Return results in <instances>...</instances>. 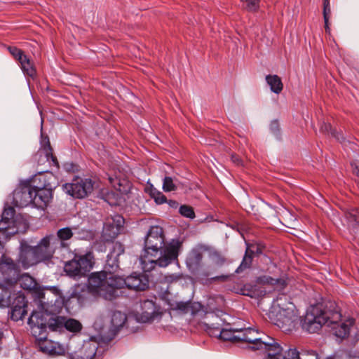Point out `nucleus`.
I'll return each mask as SVG.
<instances>
[{"label": "nucleus", "instance_id": "obj_46", "mask_svg": "<svg viewBox=\"0 0 359 359\" xmlns=\"http://www.w3.org/2000/svg\"><path fill=\"white\" fill-rule=\"evenodd\" d=\"M241 290L242 294L249 297H252L255 292L254 287L250 285H245Z\"/></svg>", "mask_w": 359, "mask_h": 359}, {"label": "nucleus", "instance_id": "obj_56", "mask_svg": "<svg viewBox=\"0 0 359 359\" xmlns=\"http://www.w3.org/2000/svg\"><path fill=\"white\" fill-rule=\"evenodd\" d=\"M330 18H327L326 20H324L325 22V32L327 34H330V23H329Z\"/></svg>", "mask_w": 359, "mask_h": 359}, {"label": "nucleus", "instance_id": "obj_25", "mask_svg": "<svg viewBox=\"0 0 359 359\" xmlns=\"http://www.w3.org/2000/svg\"><path fill=\"white\" fill-rule=\"evenodd\" d=\"M267 84L270 86L272 92L279 94L283 88L281 79L278 75H267L266 76Z\"/></svg>", "mask_w": 359, "mask_h": 359}, {"label": "nucleus", "instance_id": "obj_24", "mask_svg": "<svg viewBox=\"0 0 359 359\" xmlns=\"http://www.w3.org/2000/svg\"><path fill=\"white\" fill-rule=\"evenodd\" d=\"M203 253L198 250H194L187 260V264L189 268L197 269L200 267L203 260Z\"/></svg>", "mask_w": 359, "mask_h": 359}, {"label": "nucleus", "instance_id": "obj_20", "mask_svg": "<svg viewBox=\"0 0 359 359\" xmlns=\"http://www.w3.org/2000/svg\"><path fill=\"white\" fill-rule=\"evenodd\" d=\"M97 347L95 342H86L78 352L71 356V359H93L96 355Z\"/></svg>", "mask_w": 359, "mask_h": 359}, {"label": "nucleus", "instance_id": "obj_44", "mask_svg": "<svg viewBox=\"0 0 359 359\" xmlns=\"http://www.w3.org/2000/svg\"><path fill=\"white\" fill-rule=\"evenodd\" d=\"M22 280H24V283L22 284H21L20 287H18L19 288H20L21 287H23L24 288L29 290H31L35 288L36 284L32 277H30L29 276H25L22 278Z\"/></svg>", "mask_w": 359, "mask_h": 359}, {"label": "nucleus", "instance_id": "obj_26", "mask_svg": "<svg viewBox=\"0 0 359 359\" xmlns=\"http://www.w3.org/2000/svg\"><path fill=\"white\" fill-rule=\"evenodd\" d=\"M33 248L37 255V258L39 259L41 262L48 260L53 257V255H48L49 247L46 243L43 242V238L41 240L36 246Z\"/></svg>", "mask_w": 359, "mask_h": 359}, {"label": "nucleus", "instance_id": "obj_7", "mask_svg": "<svg viewBox=\"0 0 359 359\" xmlns=\"http://www.w3.org/2000/svg\"><path fill=\"white\" fill-rule=\"evenodd\" d=\"M93 252L88 251L85 254L75 253L72 259L65 263L64 271L67 275L75 280L86 277L94 265Z\"/></svg>", "mask_w": 359, "mask_h": 359}, {"label": "nucleus", "instance_id": "obj_48", "mask_svg": "<svg viewBox=\"0 0 359 359\" xmlns=\"http://www.w3.org/2000/svg\"><path fill=\"white\" fill-rule=\"evenodd\" d=\"M252 250H254V253L256 255H259L263 253V250L264 249V245L262 243H251Z\"/></svg>", "mask_w": 359, "mask_h": 359}, {"label": "nucleus", "instance_id": "obj_12", "mask_svg": "<svg viewBox=\"0 0 359 359\" xmlns=\"http://www.w3.org/2000/svg\"><path fill=\"white\" fill-rule=\"evenodd\" d=\"M0 273L3 275L5 283L17 284L20 275L19 266L11 258L3 253L0 257Z\"/></svg>", "mask_w": 359, "mask_h": 359}, {"label": "nucleus", "instance_id": "obj_3", "mask_svg": "<svg viewBox=\"0 0 359 359\" xmlns=\"http://www.w3.org/2000/svg\"><path fill=\"white\" fill-rule=\"evenodd\" d=\"M35 299H38L39 311H33L30 316H37L43 320L45 332L48 327L51 331H62L64 329L65 317L57 316L64 306V300L55 295V300H50L47 294L41 289L34 291Z\"/></svg>", "mask_w": 359, "mask_h": 359}, {"label": "nucleus", "instance_id": "obj_37", "mask_svg": "<svg viewBox=\"0 0 359 359\" xmlns=\"http://www.w3.org/2000/svg\"><path fill=\"white\" fill-rule=\"evenodd\" d=\"M74 233L72 232V229L69 227H65L60 229L57 232V236L62 240L63 242L70 239L73 236Z\"/></svg>", "mask_w": 359, "mask_h": 359}, {"label": "nucleus", "instance_id": "obj_39", "mask_svg": "<svg viewBox=\"0 0 359 359\" xmlns=\"http://www.w3.org/2000/svg\"><path fill=\"white\" fill-rule=\"evenodd\" d=\"M245 9L248 12L255 13L259 9L260 0H245Z\"/></svg>", "mask_w": 359, "mask_h": 359}, {"label": "nucleus", "instance_id": "obj_40", "mask_svg": "<svg viewBox=\"0 0 359 359\" xmlns=\"http://www.w3.org/2000/svg\"><path fill=\"white\" fill-rule=\"evenodd\" d=\"M179 212L181 215L187 218L193 219L195 217L194 208L188 205H181L179 209Z\"/></svg>", "mask_w": 359, "mask_h": 359}, {"label": "nucleus", "instance_id": "obj_16", "mask_svg": "<svg viewBox=\"0 0 359 359\" xmlns=\"http://www.w3.org/2000/svg\"><path fill=\"white\" fill-rule=\"evenodd\" d=\"M124 252V247L120 243H116L113 245L112 250L107 255L106 264L103 271H107V273L115 274V272L119 268L118 257Z\"/></svg>", "mask_w": 359, "mask_h": 359}, {"label": "nucleus", "instance_id": "obj_49", "mask_svg": "<svg viewBox=\"0 0 359 359\" xmlns=\"http://www.w3.org/2000/svg\"><path fill=\"white\" fill-rule=\"evenodd\" d=\"M83 294H78L76 291H74L72 294V297L76 298L80 304H83L86 300L85 295L87 294V291L83 290Z\"/></svg>", "mask_w": 359, "mask_h": 359}, {"label": "nucleus", "instance_id": "obj_41", "mask_svg": "<svg viewBox=\"0 0 359 359\" xmlns=\"http://www.w3.org/2000/svg\"><path fill=\"white\" fill-rule=\"evenodd\" d=\"M15 209L12 207L5 208L1 215V219L13 224V217L15 215Z\"/></svg>", "mask_w": 359, "mask_h": 359}, {"label": "nucleus", "instance_id": "obj_50", "mask_svg": "<svg viewBox=\"0 0 359 359\" xmlns=\"http://www.w3.org/2000/svg\"><path fill=\"white\" fill-rule=\"evenodd\" d=\"M351 166L353 168V173L359 177V160L355 159L351 163Z\"/></svg>", "mask_w": 359, "mask_h": 359}, {"label": "nucleus", "instance_id": "obj_59", "mask_svg": "<svg viewBox=\"0 0 359 359\" xmlns=\"http://www.w3.org/2000/svg\"><path fill=\"white\" fill-rule=\"evenodd\" d=\"M82 233H83V236H79V238H84L86 236H88V234H89V233L87 231H83Z\"/></svg>", "mask_w": 359, "mask_h": 359}, {"label": "nucleus", "instance_id": "obj_36", "mask_svg": "<svg viewBox=\"0 0 359 359\" xmlns=\"http://www.w3.org/2000/svg\"><path fill=\"white\" fill-rule=\"evenodd\" d=\"M252 262V258L249 255H245L243 256V260L239 265V266L236 269V273H241L244 270L250 268Z\"/></svg>", "mask_w": 359, "mask_h": 359}, {"label": "nucleus", "instance_id": "obj_55", "mask_svg": "<svg viewBox=\"0 0 359 359\" xmlns=\"http://www.w3.org/2000/svg\"><path fill=\"white\" fill-rule=\"evenodd\" d=\"M167 203H168L169 206L172 208H177L179 205V203L178 202H177L176 201H174V200H169L168 201H167Z\"/></svg>", "mask_w": 359, "mask_h": 359}, {"label": "nucleus", "instance_id": "obj_38", "mask_svg": "<svg viewBox=\"0 0 359 359\" xmlns=\"http://www.w3.org/2000/svg\"><path fill=\"white\" fill-rule=\"evenodd\" d=\"M11 224L10 222L1 219L0 220V233L6 236H7L8 234H15L17 233L18 230L9 231L11 229Z\"/></svg>", "mask_w": 359, "mask_h": 359}, {"label": "nucleus", "instance_id": "obj_22", "mask_svg": "<svg viewBox=\"0 0 359 359\" xmlns=\"http://www.w3.org/2000/svg\"><path fill=\"white\" fill-rule=\"evenodd\" d=\"M43 242L46 243L49 247L48 255H53L55 250L67 248L68 246L65 242H63L58 236L55 235L46 236L43 238Z\"/></svg>", "mask_w": 359, "mask_h": 359}, {"label": "nucleus", "instance_id": "obj_29", "mask_svg": "<svg viewBox=\"0 0 359 359\" xmlns=\"http://www.w3.org/2000/svg\"><path fill=\"white\" fill-rule=\"evenodd\" d=\"M320 130L325 134H331L332 136L335 137L341 143H345L346 142L343 135L333 130L330 123L323 122L320 126Z\"/></svg>", "mask_w": 359, "mask_h": 359}, {"label": "nucleus", "instance_id": "obj_15", "mask_svg": "<svg viewBox=\"0 0 359 359\" xmlns=\"http://www.w3.org/2000/svg\"><path fill=\"white\" fill-rule=\"evenodd\" d=\"M33 188L29 184L22 185L13 191V203L17 207H26L32 204Z\"/></svg>", "mask_w": 359, "mask_h": 359}, {"label": "nucleus", "instance_id": "obj_23", "mask_svg": "<svg viewBox=\"0 0 359 359\" xmlns=\"http://www.w3.org/2000/svg\"><path fill=\"white\" fill-rule=\"evenodd\" d=\"M121 233L117 227L105 222L104 224L102 237L105 242H112Z\"/></svg>", "mask_w": 359, "mask_h": 359}, {"label": "nucleus", "instance_id": "obj_63", "mask_svg": "<svg viewBox=\"0 0 359 359\" xmlns=\"http://www.w3.org/2000/svg\"><path fill=\"white\" fill-rule=\"evenodd\" d=\"M2 335H3V333H2V332L0 330V339L1 338Z\"/></svg>", "mask_w": 359, "mask_h": 359}, {"label": "nucleus", "instance_id": "obj_11", "mask_svg": "<svg viewBox=\"0 0 359 359\" xmlns=\"http://www.w3.org/2000/svg\"><path fill=\"white\" fill-rule=\"evenodd\" d=\"M10 304L5 307H10L11 309V318L15 321L22 320L27 314V302L25 296L21 290H18V286L15 287V292L11 293L9 298Z\"/></svg>", "mask_w": 359, "mask_h": 359}, {"label": "nucleus", "instance_id": "obj_45", "mask_svg": "<svg viewBox=\"0 0 359 359\" xmlns=\"http://www.w3.org/2000/svg\"><path fill=\"white\" fill-rule=\"evenodd\" d=\"M323 18L326 20L327 18H330L331 16V8L330 0H323Z\"/></svg>", "mask_w": 359, "mask_h": 359}, {"label": "nucleus", "instance_id": "obj_8", "mask_svg": "<svg viewBox=\"0 0 359 359\" xmlns=\"http://www.w3.org/2000/svg\"><path fill=\"white\" fill-rule=\"evenodd\" d=\"M53 176L51 175L48 177L47 175H39L34 179V183H36V180H43L44 182L43 185H34L32 187L34 191L32 204L35 207L44 208L51 201L53 198V190L55 188L50 182Z\"/></svg>", "mask_w": 359, "mask_h": 359}, {"label": "nucleus", "instance_id": "obj_9", "mask_svg": "<svg viewBox=\"0 0 359 359\" xmlns=\"http://www.w3.org/2000/svg\"><path fill=\"white\" fill-rule=\"evenodd\" d=\"M63 190L76 198H84L88 196L94 189V183L88 178H76L71 183L65 184Z\"/></svg>", "mask_w": 359, "mask_h": 359}, {"label": "nucleus", "instance_id": "obj_34", "mask_svg": "<svg viewBox=\"0 0 359 359\" xmlns=\"http://www.w3.org/2000/svg\"><path fill=\"white\" fill-rule=\"evenodd\" d=\"M108 224H112L114 227H117L120 231L123 228L125 223L124 218L120 215H114L107 219Z\"/></svg>", "mask_w": 359, "mask_h": 359}, {"label": "nucleus", "instance_id": "obj_43", "mask_svg": "<svg viewBox=\"0 0 359 359\" xmlns=\"http://www.w3.org/2000/svg\"><path fill=\"white\" fill-rule=\"evenodd\" d=\"M8 50L10 53L13 55V57L19 61V62L22 60V57H25L26 55L24 54L23 51L17 47L10 46L8 47Z\"/></svg>", "mask_w": 359, "mask_h": 359}, {"label": "nucleus", "instance_id": "obj_60", "mask_svg": "<svg viewBox=\"0 0 359 359\" xmlns=\"http://www.w3.org/2000/svg\"><path fill=\"white\" fill-rule=\"evenodd\" d=\"M325 359H335V356L330 355V356L327 357Z\"/></svg>", "mask_w": 359, "mask_h": 359}, {"label": "nucleus", "instance_id": "obj_57", "mask_svg": "<svg viewBox=\"0 0 359 359\" xmlns=\"http://www.w3.org/2000/svg\"><path fill=\"white\" fill-rule=\"evenodd\" d=\"M308 354L309 355H314L316 357V359H320V355H318V353L315 351H308Z\"/></svg>", "mask_w": 359, "mask_h": 359}, {"label": "nucleus", "instance_id": "obj_17", "mask_svg": "<svg viewBox=\"0 0 359 359\" xmlns=\"http://www.w3.org/2000/svg\"><path fill=\"white\" fill-rule=\"evenodd\" d=\"M217 326H215V324L210 325L205 323V327L207 330H210L211 334L217 335V332H219L218 336L219 339L224 341H231L233 342H240L238 341V334L240 330L233 328H220L219 323H217Z\"/></svg>", "mask_w": 359, "mask_h": 359}, {"label": "nucleus", "instance_id": "obj_27", "mask_svg": "<svg viewBox=\"0 0 359 359\" xmlns=\"http://www.w3.org/2000/svg\"><path fill=\"white\" fill-rule=\"evenodd\" d=\"M20 63L25 74L32 78H34L36 76V69L33 62L27 55L22 57V60Z\"/></svg>", "mask_w": 359, "mask_h": 359}, {"label": "nucleus", "instance_id": "obj_13", "mask_svg": "<svg viewBox=\"0 0 359 359\" xmlns=\"http://www.w3.org/2000/svg\"><path fill=\"white\" fill-rule=\"evenodd\" d=\"M141 312L138 313L137 318L142 323H150L161 318L162 312L159 311L152 300L145 299L141 302Z\"/></svg>", "mask_w": 359, "mask_h": 359}, {"label": "nucleus", "instance_id": "obj_35", "mask_svg": "<svg viewBox=\"0 0 359 359\" xmlns=\"http://www.w3.org/2000/svg\"><path fill=\"white\" fill-rule=\"evenodd\" d=\"M150 195L157 204H163L167 202L166 196L153 187H151Z\"/></svg>", "mask_w": 359, "mask_h": 359}, {"label": "nucleus", "instance_id": "obj_42", "mask_svg": "<svg viewBox=\"0 0 359 359\" xmlns=\"http://www.w3.org/2000/svg\"><path fill=\"white\" fill-rule=\"evenodd\" d=\"M280 359H302V358L299 356V352L294 348L285 351Z\"/></svg>", "mask_w": 359, "mask_h": 359}, {"label": "nucleus", "instance_id": "obj_4", "mask_svg": "<svg viewBox=\"0 0 359 359\" xmlns=\"http://www.w3.org/2000/svg\"><path fill=\"white\" fill-rule=\"evenodd\" d=\"M252 328L241 329L238 332V341L248 344L251 350H259L265 355L264 359H280L283 355L282 346L273 338L262 334Z\"/></svg>", "mask_w": 359, "mask_h": 359}, {"label": "nucleus", "instance_id": "obj_31", "mask_svg": "<svg viewBox=\"0 0 359 359\" xmlns=\"http://www.w3.org/2000/svg\"><path fill=\"white\" fill-rule=\"evenodd\" d=\"M64 328L72 332H78L81 330L82 325L77 320L73 318L67 319L65 318Z\"/></svg>", "mask_w": 359, "mask_h": 359}, {"label": "nucleus", "instance_id": "obj_30", "mask_svg": "<svg viewBox=\"0 0 359 359\" xmlns=\"http://www.w3.org/2000/svg\"><path fill=\"white\" fill-rule=\"evenodd\" d=\"M126 320V316L121 311H116L111 314V323L115 329H119L123 327Z\"/></svg>", "mask_w": 359, "mask_h": 359}, {"label": "nucleus", "instance_id": "obj_1", "mask_svg": "<svg viewBox=\"0 0 359 359\" xmlns=\"http://www.w3.org/2000/svg\"><path fill=\"white\" fill-rule=\"evenodd\" d=\"M163 228L153 226L148 231L145 241V252L140 257V264L144 272H150L156 266L166 267L177 259L182 243L172 240L165 245Z\"/></svg>", "mask_w": 359, "mask_h": 359}, {"label": "nucleus", "instance_id": "obj_33", "mask_svg": "<svg viewBox=\"0 0 359 359\" xmlns=\"http://www.w3.org/2000/svg\"><path fill=\"white\" fill-rule=\"evenodd\" d=\"M262 281L264 283L275 286L276 289L280 290L285 287L286 283L282 278H273L271 276H264Z\"/></svg>", "mask_w": 359, "mask_h": 359}, {"label": "nucleus", "instance_id": "obj_21", "mask_svg": "<svg viewBox=\"0 0 359 359\" xmlns=\"http://www.w3.org/2000/svg\"><path fill=\"white\" fill-rule=\"evenodd\" d=\"M17 284L5 283L0 284V306L5 307L10 304L9 298L13 291L15 292Z\"/></svg>", "mask_w": 359, "mask_h": 359}, {"label": "nucleus", "instance_id": "obj_52", "mask_svg": "<svg viewBox=\"0 0 359 359\" xmlns=\"http://www.w3.org/2000/svg\"><path fill=\"white\" fill-rule=\"evenodd\" d=\"M229 278V276L227 275H221L215 276L210 278L211 281H220V282H225Z\"/></svg>", "mask_w": 359, "mask_h": 359}, {"label": "nucleus", "instance_id": "obj_18", "mask_svg": "<svg viewBox=\"0 0 359 359\" xmlns=\"http://www.w3.org/2000/svg\"><path fill=\"white\" fill-rule=\"evenodd\" d=\"M36 156H39V161H46L50 165H53L57 168L59 167V163L55 156L53 154V149L50 146L48 137H45L41 140V148L37 153Z\"/></svg>", "mask_w": 359, "mask_h": 359}, {"label": "nucleus", "instance_id": "obj_64", "mask_svg": "<svg viewBox=\"0 0 359 359\" xmlns=\"http://www.w3.org/2000/svg\"><path fill=\"white\" fill-rule=\"evenodd\" d=\"M109 180H110L111 183H113V180L111 177H109Z\"/></svg>", "mask_w": 359, "mask_h": 359}, {"label": "nucleus", "instance_id": "obj_51", "mask_svg": "<svg viewBox=\"0 0 359 359\" xmlns=\"http://www.w3.org/2000/svg\"><path fill=\"white\" fill-rule=\"evenodd\" d=\"M349 218L359 224V210H354L350 212Z\"/></svg>", "mask_w": 359, "mask_h": 359}, {"label": "nucleus", "instance_id": "obj_14", "mask_svg": "<svg viewBox=\"0 0 359 359\" xmlns=\"http://www.w3.org/2000/svg\"><path fill=\"white\" fill-rule=\"evenodd\" d=\"M298 317L294 311L286 309L279 311L276 325L284 332H290L297 324Z\"/></svg>", "mask_w": 359, "mask_h": 359}, {"label": "nucleus", "instance_id": "obj_62", "mask_svg": "<svg viewBox=\"0 0 359 359\" xmlns=\"http://www.w3.org/2000/svg\"><path fill=\"white\" fill-rule=\"evenodd\" d=\"M48 172L47 170H43L40 171V172Z\"/></svg>", "mask_w": 359, "mask_h": 359}, {"label": "nucleus", "instance_id": "obj_28", "mask_svg": "<svg viewBox=\"0 0 359 359\" xmlns=\"http://www.w3.org/2000/svg\"><path fill=\"white\" fill-rule=\"evenodd\" d=\"M180 185V182L176 177L165 176L163 180V189L165 192L175 191Z\"/></svg>", "mask_w": 359, "mask_h": 359}, {"label": "nucleus", "instance_id": "obj_47", "mask_svg": "<svg viewBox=\"0 0 359 359\" xmlns=\"http://www.w3.org/2000/svg\"><path fill=\"white\" fill-rule=\"evenodd\" d=\"M270 130L277 137L280 135V124L278 121L274 120L270 124Z\"/></svg>", "mask_w": 359, "mask_h": 359}, {"label": "nucleus", "instance_id": "obj_19", "mask_svg": "<svg viewBox=\"0 0 359 359\" xmlns=\"http://www.w3.org/2000/svg\"><path fill=\"white\" fill-rule=\"evenodd\" d=\"M36 255L33 247L26 246L20 253L19 262L24 268H28L41 262Z\"/></svg>", "mask_w": 359, "mask_h": 359}, {"label": "nucleus", "instance_id": "obj_2", "mask_svg": "<svg viewBox=\"0 0 359 359\" xmlns=\"http://www.w3.org/2000/svg\"><path fill=\"white\" fill-rule=\"evenodd\" d=\"M341 318L340 309L336 302L327 301L323 308V305H316L307 310L302 320V327L309 333H315L323 325L327 324L337 337L344 339L348 336L350 327L354 324V320L349 318L342 322Z\"/></svg>", "mask_w": 359, "mask_h": 359}, {"label": "nucleus", "instance_id": "obj_10", "mask_svg": "<svg viewBox=\"0 0 359 359\" xmlns=\"http://www.w3.org/2000/svg\"><path fill=\"white\" fill-rule=\"evenodd\" d=\"M149 278L144 273L134 272L126 278L118 276L116 282L118 289L126 287L130 290L144 291L149 287Z\"/></svg>", "mask_w": 359, "mask_h": 359}, {"label": "nucleus", "instance_id": "obj_53", "mask_svg": "<svg viewBox=\"0 0 359 359\" xmlns=\"http://www.w3.org/2000/svg\"><path fill=\"white\" fill-rule=\"evenodd\" d=\"M214 255L217 257V260L215 261V263L217 265L222 266V265H223L225 263L226 259H225V258L224 257L221 256L217 252L214 253Z\"/></svg>", "mask_w": 359, "mask_h": 359}, {"label": "nucleus", "instance_id": "obj_54", "mask_svg": "<svg viewBox=\"0 0 359 359\" xmlns=\"http://www.w3.org/2000/svg\"><path fill=\"white\" fill-rule=\"evenodd\" d=\"M245 255H249L253 259V256L255 255L254 250H252V248L251 244L247 243V248L245 252Z\"/></svg>", "mask_w": 359, "mask_h": 359}, {"label": "nucleus", "instance_id": "obj_6", "mask_svg": "<svg viewBox=\"0 0 359 359\" xmlns=\"http://www.w3.org/2000/svg\"><path fill=\"white\" fill-rule=\"evenodd\" d=\"M101 271L92 273L88 279V287L90 290L97 293L107 300L115 299L117 294L118 286L116 282L118 275L107 273Z\"/></svg>", "mask_w": 359, "mask_h": 359}, {"label": "nucleus", "instance_id": "obj_58", "mask_svg": "<svg viewBox=\"0 0 359 359\" xmlns=\"http://www.w3.org/2000/svg\"><path fill=\"white\" fill-rule=\"evenodd\" d=\"M231 159L232 161L234 162V163H236L237 164H239L240 163V158H238V156L236 155H232L231 156Z\"/></svg>", "mask_w": 359, "mask_h": 359}, {"label": "nucleus", "instance_id": "obj_32", "mask_svg": "<svg viewBox=\"0 0 359 359\" xmlns=\"http://www.w3.org/2000/svg\"><path fill=\"white\" fill-rule=\"evenodd\" d=\"M190 302H179L170 304V308L172 310L179 311L183 313H187L191 311Z\"/></svg>", "mask_w": 359, "mask_h": 359}, {"label": "nucleus", "instance_id": "obj_5", "mask_svg": "<svg viewBox=\"0 0 359 359\" xmlns=\"http://www.w3.org/2000/svg\"><path fill=\"white\" fill-rule=\"evenodd\" d=\"M37 316L34 315L28 319V324L30 326L31 333L36 339L35 344L39 350L48 355H61L65 352L63 346L59 343L48 339V332H45L43 320Z\"/></svg>", "mask_w": 359, "mask_h": 359}, {"label": "nucleus", "instance_id": "obj_61", "mask_svg": "<svg viewBox=\"0 0 359 359\" xmlns=\"http://www.w3.org/2000/svg\"><path fill=\"white\" fill-rule=\"evenodd\" d=\"M38 181H39V183L36 185H43L44 184L43 180H41V181L38 180Z\"/></svg>", "mask_w": 359, "mask_h": 359}]
</instances>
